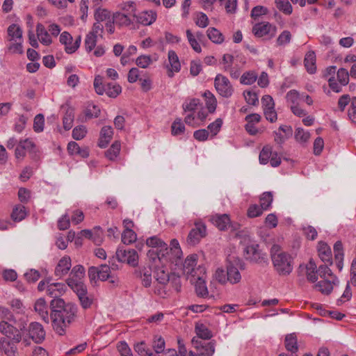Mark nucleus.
I'll return each instance as SVG.
<instances>
[{"instance_id": "f257e3e1", "label": "nucleus", "mask_w": 356, "mask_h": 356, "mask_svg": "<svg viewBox=\"0 0 356 356\" xmlns=\"http://www.w3.org/2000/svg\"><path fill=\"white\" fill-rule=\"evenodd\" d=\"M51 307L53 327L58 334L63 335L66 327L74 320L76 307L72 303L66 304L63 299H56L51 300Z\"/></svg>"}, {"instance_id": "f03ea898", "label": "nucleus", "mask_w": 356, "mask_h": 356, "mask_svg": "<svg viewBox=\"0 0 356 356\" xmlns=\"http://www.w3.org/2000/svg\"><path fill=\"white\" fill-rule=\"evenodd\" d=\"M245 269V264L238 257H232L227 259L226 271L222 268H218L215 273V277L221 284L229 282L232 284H238L241 280L240 270Z\"/></svg>"}, {"instance_id": "7ed1b4c3", "label": "nucleus", "mask_w": 356, "mask_h": 356, "mask_svg": "<svg viewBox=\"0 0 356 356\" xmlns=\"http://www.w3.org/2000/svg\"><path fill=\"white\" fill-rule=\"evenodd\" d=\"M271 259L275 270L280 275H288L293 270V259L290 254L282 251L278 245L270 249Z\"/></svg>"}, {"instance_id": "20e7f679", "label": "nucleus", "mask_w": 356, "mask_h": 356, "mask_svg": "<svg viewBox=\"0 0 356 356\" xmlns=\"http://www.w3.org/2000/svg\"><path fill=\"white\" fill-rule=\"evenodd\" d=\"M7 32L8 51L11 54H23L22 29L18 25L12 24L8 26Z\"/></svg>"}, {"instance_id": "39448f33", "label": "nucleus", "mask_w": 356, "mask_h": 356, "mask_svg": "<svg viewBox=\"0 0 356 356\" xmlns=\"http://www.w3.org/2000/svg\"><path fill=\"white\" fill-rule=\"evenodd\" d=\"M26 152L33 159H37L39 156V151L31 138L20 140L18 142L15 150V156L17 160L22 161L25 158Z\"/></svg>"}, {"instance_id": "423d86ee", "label": "nucleus", "mask_w": 356, "mask_h": 356, "mask_svg": "<svg viewBox=\"0 0 356 356\" xmlns=\"http://www.w3.org/2000/svg\"><path fill=\"white\" fill-rule=\"evenodd\" d=\"M85 277V268L81 265L74 266L67 279V285L74 291L86 286L83 282Z\"/></svg>"}, {"instance_id": "0eeeda50", "label": "nucleus", "mask_w": 356, "mask_h": 356, "mask_svg": "<svg viewBox=\"0 0 356 356\" xmlns=\"http://www.w3.org/2000/svg\"><path fill=\"white\" fill-rule=\"evenodd\" d=\"M214 87L222 97L229 98L234 92V88L228 78L222 74H218L214 79Z\"/></svg>"}, {"instance_id": "6e6552de", "label": "nucleus", "mask_w": 356, "mask_h": 356, "mask_svg": "<svg viewBox=\"0 0 356 356\" xmlns=\"http://www.w3.org/2000/svg\"><path fill=\"white\" fill-rule=\"evenodd\" d=\"M207 235V227L204 223L201 221L195 222V228L192 229L186 239V242L189 245H195L197 244L200 240Z\"/></svg>"}, {"instance_id": "1a4fd4ad", "label": "nucleus", "mask_w": 356, "mask_h": 356, "mask_svg": "<svg viewBox=\"0 0 356 356\" xmlns=\"http://www.w3.org/2000/svg\"><path fill=\"white\" fill-rule=\"evenodd\" d=\"M197 270H199V273L196 275L195 279L191 277V282L194 283L197 296L204 297L208 294V290L205 283L207 277L206 269L204 267L199 266Z\"/></svg>"}, {"instance_id": "9d476101", "label": "nucleus", "mask_w": 356, "mask_h": 356, "mask_svg": "<svg viewBox=\"0 0 356 356\" xmlns=\"http://www.w3.org/2000/svg\"><path fill=\"white\" fill-rule=\"evenodd\" d=\"M116 257L120 262L126 263L134 267L138 265V255L134 249L123 250L118 248L116 251Z\"/></svg>"}, {"instance_id": "9b49d317", "label": "nucleus", "mask_w": 356, "mask_h": 356, "mask_svg": "<svg viewBox=\"0 0 356 356\" xmlns=\"http://www.w3.org/2000/svg\"><path fill=\"white\" fill-rule=\"evenodd\" d=\"M243 252L245 258L250 262L261 263L266 261V255L261 252L258 244L247 245Z\"/></svg>"}, {"instance_id": "f8f14e48", "label": "nucleus", "mask_w": 356, "mask_h": 356, "mask_svg": "<svg viewBox=\"0 0 356 356\" xmlns=\"http://www.w3.org/2000/svg\"><path fill=\"white\" fill-rule=\"evenodd\" d=\"M13 323L2 320L0 322V332L6 337L11 338L15 343H19L22 340V334Z\"/></svg>"}, {"instance_id": "ddd939ff", "label": "nucleus", "mask_w": 356, "mask_h": 356, "mask_svg": "<svg viewBox=\"0 0 356 356\" xmlns=\"http://www.w3.org/2000/svg\"><path fill=\"white\" fill-rule=\"evenodd\" d=\"M72 35L67 31L63 32L60 35V42L65 45V50L67 54L75 52L80 46L81 37L79 35L73 42Z\"/></svg>"}, {"instance_id": "4468645a", "label": "nucleus", "mask_w": 356, "mask_h": 356, "mask_svg": "<svg viewBox=\"0 0 356 356\" xmlns=\"http://www.w3.org/2000/svg\"><path fill=\"white\" fill-rule=\"evenodd\" d=\"M191 343L196 349L195 353L200 356H212L215 352V346L213 342L203 343L202 341L193 337Z\"/></svg>"}, {"instance_id": "2eb2a0df", "label": "nucleus", "mask_w": 356, "mask_h": 356, "mask_svg": "<svg viewBox=\"0 0 356 356\" xmlns=\"http://www.w3.org/2000/svg\"><path fill=\"white\" fill-rule=\"evenodd\" d=\"M252 32L257 37L261 38L269 35V38H271L275 35L276 27L268 22L257 23L253 26Z\"/></svg>"}, {"instance_id": "dca6fc26", "label": "nucleus", "mask_w": 356, "mask_h": 356, "mask_svg": "<svg viewBox=\"0 0 356 356\" xmlns=\"http://www.w3.org/2000/svg\"><path fill=\"white\" fill-rule=\"evenodd\" d=\"M29 337L36 343H42L45 338V331L42 325L38 322H32L28 327Z\"/></svg>"}, {"instance_id": "f3484780", "label": "nucleus", "mask_w": 356, "mask_h": 356, "mask_svg": "<svg viewBox=\"0 0 356 356\" xmlns=\"http://www.w3.org/2000/svg\"><path fill=\"white\" fill-rule=\"evenodd\" d=\"M197 261V255L193 254L188 255L183 264V271L184 273L187 275H191V277L195 279L196 275L199 273L197 267L195 268Z\"/></svg>"}, {"instance_id": "a211bd4d", "label": "nucleus", "mask_w": 356, "mask_h": 356, "mask_svg": "<svg viewBox=\"0 0 356 356\" xmlns=\"http://www.w3.org/2000/svg\"><path fill=\"white\" fill-rule=\"evenodd\" d=\"M170 249H168V254H166V261H170L172 263L175 262L176 265L179 261L182 255L179 243L177 239H172L170 241Z\"/></svg>"}, {"instance_id": "6ab92c4d", "label": "nucleus", "mask_w": 356, "mask_h": 356, "mask_svg": "<svg viewBox=\"0 0 356 356\" xmlns=\"http://www.w3.org/2000/svg\"><path fill=\"white\" fill-rule=\"evenodd\" d=\"M338 278L332 277L331 279H322L314 286L323 294L329 295L332 291L334 286L338 284Z\"/></svg>"}, {"instance_id": "aec40b11", "label": "nucleus", "mask_w": 356, "mask_h": 356, "mask_svg": "<svg viewBox=\"0 0 356 356\" xmlns=\"http://www.w3.org/2000/svg\"><path fill=\"white\" fill-rule=\"evenodd\" d=\"M99 268V280L101 281L108 280L109 283L115 285L119 283V279L115 274L111 272V268L106 264L101 265Z\"/></svg>"}, {"instance_id": "412c9836", "label": "nucleus", "mask_w": 356, "mask_h": 356, "mask_svg": "<svg viewBox=\"0 0 356 356\" xmlns=\"http://www.w3.org/2000/svg\"><path fill=\"white\" fill-rule=\"evenodd\" d=\"M133 17L136 19L137 22L144 26H148L156 21L157 15L154 10H145L138 15L134 13Z\"/></svg>"}, {"instance_id": "4be33fe9", "label": "nucleus", "mask_w": 356, "mask_h": 356, "mask_svg": "<svg viewBox=\"0 0 356 356\" xmlns=\"http://www.w3.org/2000/svg\"><path fill=\"white\" fill-rule=\"evenodd\" d=\"M146 244L153 249L161 251L162 256L168 254V247L167 243L156 236H151L146 240Z\"/></svg>"}, {"instance_id": "5701e85b", "label": "nucleus", "mask_w": 356, "mask_h": 356, "mask_svg": "<svg viewBox=\"0 0 356 356\" xmlns=\"http://www.w3.org/2000/svg\"><path fill=\"white\" fill-rule=\"evenodd\" d=\"M65 289L66 286L63 283H49L47 286V293L50 297L54 298V300L59 299L58 298L64 293Z\"/></svg>"}, {"instance_id": "b1692460", "label": "nucleus", "mask_w": 356, "mask_h": 356, "mask_svg": "<svg viewBox=\"0 0 356 356\" xmlns=\"http://www.w3.org/2000/svg\"><path fill=\"white\" fill-rule=\"evenodd\" d=\"M71 259L69 256H65L62 257L56 268H55V275L58 277H63L67 275L71 268Z\"/></svg>"}, {"instance_id": "393cba45", "label": "nucleus", "mask_w": 356, "mask_h": 356, "mask_svg": "<svg viewBox=\"0 0 356 356\" xmlns=\"http://www.w3.org/2000/svg\"><path fill=\"white\" fill-rule=\"evenodd\" d=\"M168 61L170 65V68L168 72L169 77L174 76V72H178L181 70V64L178 58L177 54L173 50H170L168 54Z\"/></svg>"}, {"instance_id": "a878e982", "label": "nucleus", "mask_w": 356, "mask_h": 356, "mask_svg": "<svg viewBox=\"0 0 356 356\" xmlns=\"http://www.w3.org/2000/svg\"><path fill=\"white\" fill-rule=\"evenodd\" d=\"M210 220L221 231L227 229L230 225V219L227 214H216L211 217Z\"/></svg>"}, {"instance_id": "bb28decb", "label": "nucleus", "mask_w": 356, "mask_h": 356, "mask_svg": "<svg viewBox=\"0 0 356 356\" xmlns=\"http://www.w3.org/2000/svg\"><path fill=\"white\" fill-rule=\"evenodd\" d=\"M113 131L111 126H104L100 131L98 145L101 148H104L109 143L113 138Z\"/></svg>"}, {"instance_id": "cd10ccee", "label": "nucleus", "mask_w": 356, "mask_h": 356, "mask_svg": "<svg viewBox=\"0 0 356 356\" xmlns=\"http://www.w3.org/2000/svg\"><path fill=\"white\" fill-rule=\"evenodd\" d=\"M74 291L76 293L83 309H88L91 306L92 299L89 296L86 286L74 290Z\"/></svg>"}, {"instance_id": "c85d7f7f", "label": "nucleus", "mask_w": 356, "mask_h": 356, "mask_svg": "<svg viewBox=\"0 0 356 356\" xmlns=\"http://www.w3.org/2000/svg\"><path fill=\"white\" fill-rule=\"evenodd\" d=\"M36 33L40 42L44 45L49 46L52 43L50 33L42 24H37Z\"/></svg>"}, {"instance_id": "c756f323", "label": "nucleus", "mask_w": 356, "mask_h": 356, "mask_svg": "<svg viewBox=\"0 0 356 356\" xmlns=\"http://www.w3.org/2000/svg\"><path fill=\"white\" fill-rule=\"evenodd\" d=\"M34 309L44 321L49 322L48 305L44 299L39 298L35 303Z\"/></svg>"}, {"instance_id": "7c9ffc66", "label": "nucleus", "mask_w": 356, "mask_h": 356, "mask_svg": "<svg viewBox=\"0 0 356 356\" xmlns=\"http://www.w3.org/2000/svg\"><path fill=\"white\" fill-rule=\"evenodd\" d=\"M304 64L307 71L309 74H314L316 72V54L314 51H308L304 59Z\"/></svg>"}, {"instance_id": "2f4dec72", "label": "nucleus", "mask_w": 356, "mask_h": 356, "mask_svg": "<svg viewBox=\"0 0 356 356\" xmlns=\"http://www.w3.org/2000/svg\"><path fill=\"white\" fill-rule=\"evenodd\" d=\"M306 277L308 281L316 282L318 280L317 266L313 260H310L306 266Z\"/></svg>"}, {"instance_id": "473e14b6", "label": "nucleus", "mask_w": 356, "mask_h": 356, "mask_svg": "<svg viewBox=\"0 0 356 356\" xmlns=\"http://www.w3.org/2000/svg\"><path fill=\"white\" fill-rule=\"evenodd\" d=\"M15 341L3 339L1 341V348L7 356H17V348Z\"/></svg>"}, {"instance_id": "72a5a7b5", "label": "nucleus", "mask_w": 356, "mask_h": 356, "mask_svg": "<svg viewBox=\"0 0 356 356\" xmlns=\"http://www.w3.org/2000/svg\"><path fill=\"white\" fill-rule=\"evenodd\" d=\"M203 97L205 99V104L209 113H213L216 111L217 100L214 95L209 90L204 92Z\"/></svg>"}, {"instance_id": "f704fd0d", "label": "nucleus", "mask_w": 356, "mask_h": 356, "mask_svg": "<svg viewBox=\"0 0 356 356\" xmlns=\"http://www.w3.org/2000/svg\"><path fill=\"white\" fill-rule=\"evenodd\" d=\"M297 341L295 334H287L285 337V347L291 353V355L295 354L298 350Z\"/></svg>"}, {"instance_id": "c9c22d12", "label": "nucleus", "mask_w": 356, "mask_h": 356, "mask_svg": "<svg viewBox=\"0 0 356 356\" xmlns=\"http://www.w3.org/2000/svg\"><path fill=\"white\" fill-rule=\"evenodd\" d=\"M153 291L154 294L163 298L169 296L171 292L168 284H159L158 282H154Z\"/></svg>"}, {"instance_id": "e433bc0d", "label": "nucleus", "mask_w": 356, "mask_h": 356, "mask_svg": "<svg viewBox=\"0 0 356 356\" xmlns=\"http://www.w3.org/2000/svg\"><path fill=\"white\" fill-rule=\"evenodd\" d=\"M27 215L24 206L18 204L13 208L11 213V218L15 222H19L24 220Z\"/></svg>"}, {"instance_id": "4c0bfd02", "label": "nucleus", "mask_w": 356, "mask_h": 356, "mask_svg": "<svg viewBox=\"0 0 356 356\" xmlns=\"http://www.w3.org/2000/svg\"><path fill=\"white\" fill-rule=\"evenodd\" d=\"M115 24L119 26H128L132 24L131 19L124 13H115L112 15Z\"/></svg>"}, {"instance_id": "58836bf2", "label": "nucleus", "mask_w": 356, "mask_h": 356, "mask_svg": "<svg viewBox=\"0 0 356 356\" xmlns=\"http://www.w3.org/2000/svg\"><path fill=\"white\" fill-rule=\"evenodd\" d=\"M257 78L258 74L255 71H247L241 75L240 83L243 85H252L257 81Z\"/></svg>"}, {"instance_id": "ea45409f", "label": "nucleus", "mask_w": 356, "mask_h": 356, "mask_svg": "<svg viewBox=\"0 0 356 356\" xmlns=\"http://www.w3.org/2000/svg\"><path fill=\"white\" fill-rule=\"evenodd\" d=\"M318 255L323 261H329L331 256L330 247L323 242H319L318 245Z\"/></svg>"}, {"instance_id": "a19ab883", "label": "nucleus", "mask_w": 356, "mask_h": 356, "mask_svg": "<svg viewBox=\"0 0 356 356\" xmlns=\"http://www.w3.org/2000/svg\"><path fill=\"white\" fill-rule=\"evenodd\" d=\"M111 17H112L111 12L106 8H98L95 10L94 18L97 22H106Z\"/></svg>"}, {"instance_id": "79ce46f5", "label": "nucleus", "mask_w": 356, "mask_h": 356, "mask_svg": "<svg viewBox=\"0 0 356 356\" xmlns=\"http://www.w3.org/2000/svg\"><path fill=\"white\" fill-rule=\"evenodd\" d=\"M273 197L271 192H264L259 198L260 207L264 210H268L273 202Z\"/></svg>"}, {"instance_id": "37998d69", "label": "nucleus", "mask_w": 356, "mask_h": 356, "mask_svg": "<svg viewBox=\"0 0 356 356\" xmlns=\"http://www.w3.org/2000/svg\"><path fill=\"white\" fill-rule=\"evenodd\" d=\"M121 149L120 143L118 141L114 142L110 148L105 152V155L106 158H108L111 161L115 160V159L120 154Z\"/></svg>"}, {"instance_id": "c03bdc74", "label": "nucleus", "mask_w": 356, "mask_h": 356, "mask_svg": "<svg viewBox=\"0 0 356 356\" xmlns=\"http://www.w3.org/2000/svg\"><path fill=\"white\" fill-rule=\"evenodd\" d=\"M207 36L214 43L220 44L224 41L222 34L215 28L208 29Z\"/></svg>"}, {"instance_id": "a18cd8bd", "label": "nucleus", "mask_w": 356, "mask_h": 356, "mask_svg": "<svg viewBox=\"0 0 356 356\" xmlns=\"http://www.w3.org/2000/svg\"><path fill=\"white\" fill-rule=\"evenodd\" d=\"M195 332L197 334L195 338L198 340L199 339H209L212 337L211 331L202 324L196 325Z\"/></svg>"}, {"instance_id": "49530a36", "label": "nucleus", "mask_w": 356, "mask_h": 356, "mask_svg": "<svg viewBox=\"0 0 356 356\" xmlns=\"http://www.w3.org/2000/svg\"><path fill=\"white\" fill-rule=\"evenodd\" d=\"M201 106L200 99L194 98L186 100L182 107L184 111H194L199 109Z\"/></svg>"}, {"instance_id": "de8ad7c7", "label": "nucleus", "mask_w": 356, "mask_h": 356, "mask_svg": "<svg viewBox=\"0 0 356 356\" xmlns=\"http://www.w3.org/2000/svg\"><path fill=\"white\" fill-rule=\"evenodd\" d=\"M295 138L299 143L305 144L310 138V134L302 128H297L295 131Z\"/></svg>"}, {"instance_id": "09e8293b", "label": "nucleus", "mask_w": 356, "mask_h": 356, "mask_svg": "<svg viewBox=\"0 0 356 356\" xmlns=\"http://www.w3.org/2000/svg\"><path fill=\"white\" fill-rule=\"evenodd\" d=\"M222 125V120L220 118L216 119L213 122L209 124L207 127V129L209 131V134L211 138L216 136L218 133L220 131Z\"/></svg>"}, {"instance_id": "8fccbe9b", "label": "nucleus", "mask_w": 356, "mask_h": 356, "mask_svg": "<svg viewBox=\"0 0 356 356\" xmlns=\"http://www.w3.org/2000/svg\"><path fill=\"white\" fill-rule=\"evenodd\" d=\"M185 131V126L180 118L176 119L171 126V133L173 136L181 135Z\"/></svg>"}, {"instance_id": "3c124183", "label": "nucleus", "mask_w": 356, "mask_h": 356, "mask_svg": "<svg viewBox=\"0 0 356 356\" xmlns=\"http://www.w3.org/2000/svg\"><path fill=\"white\" fill-rule=\"evenodd\" d=\"M140 279L142 284L145 287H149L152 284V277L150 268H144L140 271Z\"/></svg>"}, {"instance_id": "603ef678", "label": "nucleus", "mask_w": 356, "mask_h": 356, "mask_svg": "<svg viewBox=\"0 0 356 356\" xmlns=\"http://www.w3.org/2000/svg\"><path fill=\"white\" fill-rule=\"evenodd\" d=\"M186 37H187L188 41L191 45V47L193 48V49L195 52L200 53L202 51V48H201L200 44L198 43L197 38L193 34L191 31L190 29H187L186 31Z\"/></svg>"}, {"instance_id": "864d4df0", "label": "nucleus", "mask_w": 356, "mask_h": 356, "mask_svg": "<svg viewBox=\"0 0 356 356\" xmlns=\"http://www.w3.org/2000/svg\"><path fill=\"white\" fill-rule=\"evenodd\" d=\"M74 118V111L72 109H68L63 119V127L65 130H70L73 126Z\"/></svg>"}, {"instance_id": "5fc2aeb1", "label": "nucleus", "mask_w": 356, "mask_h": 356, "mask_svg": "<svg viewBox=\"0 0 356 356\" xmlns=\"http://www.w3.org/2000/svg\"><path fill=\"white\" fill-rule=\"evenodd\" d=\"M94 88L98 95H102L104 92L106 94V84L103 83V78L99 75L96 76L95 78Z\"/></svg>"}, {"instance_id": "6e6d98bb", "label": "nucleus", "mask_w": 356, "mask_h": 356, "mask_svg": "<svg viewBox=\"0 0 356 356\" xmlns=\"http://www.w3.org/2000/svg\"><path fill=\"white\" fill-rule=\"evenodd\" d=\"M136 240V234L131 229H124L122 234V242L124 244H131Z\"/></svg>"}, {"instance_id": "4d7b16f0", "label": "nucleus", "mask_w": 356, "mask_h": 356, "mask_svg": "<svg viewBox=\"0 0 356 356\" xmlns=\"http://www.w3.org/2000/svg\"><path fill=\"white\" fill-rule=\"evenodd\" d=\"M277 8L286 15H290L293 8L288 0H275Z\"/></svg>"}, {"instance_id": "13d9d810", "label": "nucleus", "mask_w": 356, "mask_h": 356, "mask_svg": "<svg viewBox=\"0 0 356 356\" xmlns=\"http://www.w3.org/2000/svg\"><path fill=\"white\" fill-rule=\"evenodd\" d=\"M272 155V147L269 145L264 146L259 154L260 163L261 164H266Z\"/></svg>"}, {"instance_id": "bf43d9fd", "label": "nucleus", "mask_w": 356, "mask_h": 356, "mask_svg": "<svg viewBox=\"0 0 356 356\" xmlns=\"http://www.w3.org/2000/svg\"><path fill=\"white\" fill-rule=\"evenodd\" d=\"M97 36L92 33H88L85 39V48L88 52H90L97 44Z\"/></svg>"}, {"instance_id": "052dcab7", "label": "nucleus", "mask_w": 356, "mask_h": 356, "mask_svg": "<svg viewBox=\"0 0 356 356\" xmlns=\"http://www.w3.org/2000/svg\"><path fill=\"white\" fill-rule=\"evenodd\" d=\"M318 270V275L322 279H331L332 277H336L326 265H321Z\"/></svg>"}, {"instance_id": "680f3d73", "label": "nucleus", "mask_w": 356, "mask_h": 356, "mask_svg": "<svg viewBox=\"0 0 356 356\" xmlns=\"http://www.w3.org/2000/svg\"><path fill=\"white\" fill-rule=\"evenodd\" d=\"M106 95L110 97H116L122 91L121 86L118 84H106Z\"/></svg>"}, {"instance_id": "e2e57ef3", "label": "nucleus", "mask_w": 356, "mask_h": 356, "mask_svg": "<svg viewBox=\"0 0 356 356\" xmlns=\"http://www.w3.org/2000/svg\"><path fill=\"white\" fill-rule=\"evenodd\" d=\"M243 95L248 104L256 106L259 103V97L255 92L252 90L245 91Z\"/></svg>"}, {"instance_id": "0e129e2a", "label": "nucleus", "mask_w": 356, "mask_h": 356, "mask_svg": "<svg viewBox=\"0 0 356 356\" xmlns=\"http://www.w3.org/2000/svg\"><path fill=\"white\" fill-rule=\"evenodd\" d=\"M154 278V282H158L159 284H169L170 275L168 273L165 272V270H159L156 272Z\"/></svg>"}, {"instance_id": "69168bd1", "label": "nucleus", "mask_w": 356, "mask_h": 356, "mask_svg": "<svg viewBox=\"0 0 356 356\" xmlns=\"http://www.w3.org/2000/svg\"><path fill=\"white\" fill-rule=\"evenodd\" d=\"M349 73L345 68H340L337 71V80L341 86H346L349 82Z\"/></svg>"}, {"instance_id": "338daca9", "label": "nucleus", "mask_w": 356, "mask_h": 356, "mask_svg": "<svg viewBox=\"0 0 356 356\" xmlns=\"http://www.w3.org/2000/svg\"><path fill=\"white\" fill-rule=\"evenodd\" d=\"M264 210L256 204H251L248 207L247 215L249 218H256L261 216Z\"/></svg>"}, {"instance_id": "774afa93", "label": "nucleus", "mask_w": 356, "mask_h": 356, "mask_svg": "<svg viewBox=\"0 0 356 356\" xmlns=\"http://www.w3.org/2000/svg\"><path fill=\"white\" fill-rule=\"evenodd\" d=\"M134 350L137 352L140 356H152V353L147 348V346L145 343L140 342L137 343Z\"/></svg>"}]
</instances>
